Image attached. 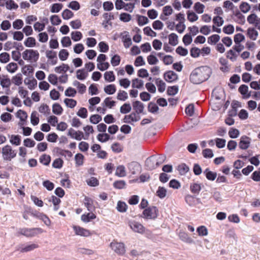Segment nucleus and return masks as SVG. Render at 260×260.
Masks as SVG:
<instances>
[{
	"label": "nucleus",
	"instance_id": "1",
	"mask_svg": "<svg viewBox=\"0 0 260 260\" xmlns=\"http://www.w3.org/2000/svg\"><path fill=\"white\" fill-rule=\"evenodd\" d=\"M211 74V70L209 67L201 66L192 71L189 79L193 84H199L208 80Z\"/></svg>",
	"mask_w": 260,
	"mask_h": 260
},
{
	"label": "nucleus",
	"instance_id": "2",
	"mask_svg": "<svg viewBox=\"0 0 260 260\" xmlns=\"http://www.w3.org/2000/svg\"><path fill=\"white\" fill-rule=\"evenodd\" d=\"M43 232L41 228H20L18 230V233L26 237H32L35 236L38 233Z\"/></svg>",
	"mask_w": 260,
	"mask_h": 260
},
{
	"label": "nucleus",
	"instance_id": "3",
	"mask_svg": "<svg viewBox=\"0 0 260 260\" xmlns=\"http://www.w3.org/2000/svg\"><path fill=\"white\" fill-rule=\"evenodd\" d=\"M3 158L6 160H11L16 156L17 151L12 149L10 145H6L2 148Z\"/></svg>",
	"mask_w": 260,
	"mask_h": 260
},
{
	"label": "nucleus",
	"instance_id": "4",
	"mask_svg": "<svg viewBox=\"0 0 260 260\" xmlns=\"http://www.w3.org/2000/svg\"><path fill=\"white\" fill-rule=\"evenodd\" d=\"M158 212V209L156 207L151 206L145 209L143 212V214L145 218L155 219L157 217Z\"/></svg>",
	"mask_w": 260,
	"mask_h": 260
},
{
	"label": "nucleus",
	"instance_id": "5",
	"mask_svg": "<svg viewBox=\"0 0 260 260\" xmlns=\"http://www.w3.org/2000/svg\"><path fill=\"white\" fill-rule=\"evenodd\" d=\"M111 248L117 253L123 254L125 253V250L124 245L122 243L112 242L110 244Z\"/></svg>",
	"mask_w": 260,
	"mask_h": 260
},
{
	"label": "nucleus",
	"instance_id": "6",
	"mask_svg": "<svg viewBox=\"0 0 260 260\" xmlns=\"http://www.w3.org/2000/svg\"><path fill=\"white\" fill-rule=\"evenodd\" d=\"M145 166L147 169L152 170L158 167L156 164V156L152 155L145 161Z\"/></svg>",
	"mask_w": 260,
	"mask_h": 260
},
{
	"label": "nucleus",
	"instance_id": "7",
	"mask_svg": "<svg viewBox=\"0 0 260 260\" xmlns=\"http://www.w3.org/2000/svg\"><path fill=\"white\" fill-rule=\"evenodd\" d=\"M103 16L105 20L103 21L102 25L105 28L107 29L108 28V25L112 26V23L111 21L114 19V16L111 13H110L109 14L108 13H105L103 14Z\"/></svg>",
	"mask_w": 260,
	"mask_h": 260
},
{
	"label": "nucleus",
	"instance_id": "8",
	"mask_svg": "<svg viewBox=\"0 0 260 260\" xmlns=\"http://www.w3.org/2000/svg\"><path fill=\"white\" fill-rule=\"evenodd\" d=\"M165 80L168 82H173L178 80L177 74L172 71H168L164 74Z\"/></svg>",
	"mask_w": 260,
	"mask_h": 260
},
{
	"label": "nucleus",
	"instance_id": "9",
	"mask_svg": "<svg viewBox=\"0 0 260 260\" xmlns=\"http://www.w3.org/2000/svg\"><path fill=\"white\" fill-rule=\"evenodd\" d=\"M38 247V245L32 243L25 246L23 244L18 245L16 247V250L20 251L21 252H26L30 251Z\"/></svg>",
	"mask_w": 260,
	"mask_h": 260
},
{
	"label": "nucleus",
	"instance_id": "10",
	"mask_svg": "<svg viewBox=\"0 0 260 260\" xmlns=\"http://www.w3.org/2000/svg\"><path fill=\"white\" fill-rule=\"evenodd\" d=\"M250 142L251 139L249 137L246 136H243L240 138L239 146L241 149H247L249 147Z\"/></svg>",
	"mask_w": 260,
	"mask_h": 260
},
{
	"label": "nucleus",
	"instance_id": "11",
	"mask_svg": "<svg viewBox=\"0 0 260 260\" xmlns=\"http://www.w3.org/2000/svg\"><path fill=\"white\" fill-rule=\"evenodd\" d=\"M68 135L70 136L72 138L76 140L80 141L84 138L83 133L81 131H75L73 128H70L69 129Z\"/></svg>",
	"mask_w": 260,
	"mask_h": 260
},
{
	"label": "nucleus",
	"instance_id": "12",
	"mask_svg": "<svg viewBox=\"0 0 260 260\" xmlns=\"http://www.w3.org/2000/svg\"><path fill=\"white\" fill-rule=\"evenodd\" d=\"M129 225L131 228L135 232L143 233L144 232L145 228L143 225L135 221L129 222Z\"/></svg>",
	"mask_w": 260,
	"mask_h": 260
},
{
	"label": "nucleus",
	"instance_id": "13",
	"mask_svg": "<svg viewBox=\"0 0 260 260\" xmlns=\"http://www.w3.org/2000/svg\"><path fill=\"white\" fill-rule=\"evenodd\" d=\"M128 170L132 175H135L138 173L141 169L140 165L136 161H132L127 165Z\"/></svg>",
	"mask_w": 260,
	"mask_h": 260
},
{
	"label": "nucleus",
	"instance_id": "14",
	"mask_svg": "<svg viewBox=\"0 0 260 260\" xmlns=\"http://www.w3.org/2000/svg\"><path fill=\"white\" fill-rule=\"evenodd\" d=\"M73 229L75 232V234L77 235L81 236L87 237L90 234L89 230L83 229L79 226L74 225Z\"/></svg>",
	"mask_w": 260,
	"mask_h": 260
},
{
	"label": "nucleus",
	"instance_id": "15",
	"mask_svg": "<svg viewBox=\"0 0 260 260\" xmlns=\"http://www.w3.org/2000/svg\"><path fill=\"white\" fill-rule=\"evenodd\" d=\"M133 107L134 110H135L136 113L139 114L143 113L144 106V104L139 101H136L133 103Z\"/></svg>",
	"mask_w": 260,
	"mask_h": 260
},
{
	"label": "nucleus",
	"instance_id": "16",
	"mask_svg": "<svg viewBox=\"0 0 260 260\" xmlns=\"http://www.w3.org/2000/svg\"><path fill=\"white\" fill-rule=\"evenodd\" d=\"M0 84L3 88H9L11 84V80L7 75H0Z\"/></svg>",
	"mask_w": 260,
	"mask_h": 260
},
{
	"label": "nucleus",
	"instance_id": "17",
	"mask_svg": "<svg viewBox=\"0 0 260 260\" xmlns=\"http://www.w3.org/2000/svg\"><path fill=\"white\" fill-rule=\"evenodd\" d=\"M46 57L51 59V63L52 65H55L57 62V57L56 53L52 50H47L46 52Z\"/></svg>",
	"mask_w": 260,
	"mask_h": 260
},
{
	"label": "nucleus",
	"instance_id": "18",
	"mask_svg": "<svg viewBox=\"0 0 260 260\" xmlns=\"http://www.w3.org/2000/svg\"><path fill=\"white\" fill-rule=\"evenodd\" d=\"M239 92L243 95L245 99H248L251 96L250 92L248 93V87L245 84L241 85L238 89Z\"/></svg>",
	"mask_w": 260,
	"mask_h": 260
},
{
	"label": "nucleus",
	"instance_id": "19",
	"mask_svg": "<svg viewBox=\"0 0 260 260\" xmlns=\"http://www.w3.org/2000/svg\"><path fill=\"white\" fill-rule=\"evenodd\" d=\"M207 179L210 181H214L217 177V173L210 171L209 168H207L204 171Z\"/></svg>",
	"mask_w": 260,
	"mask_h": 260
},
{
	"label": "nucleus",
	"instance_id": "20",
	"mask_svg": "<svg viewBox=\"0 0 260 260\" xmlns=\"http://www.w3.org/2000/svg\"><path fill=\"white\" fill-rule=\"evenodd\" d=\"M169 43L172 46H176L178 43V37L175 33L171 34L169 36Z\"/></svg>",
	"mask_w": 260,
	"mask_h": 260
},
{
	"label": "nucleus",
	"instance_id": "21",
	"mask_svg": "<svg viewBox=\"0 0 260 260\" xmlns=\"http://www.w3.org/2000/svg\"><path fill=\"white\" fill-rule=\"evenodd\" d=\"M179 236L180 239L187 243H192L193 240L188 236V234L184 232H180Z\"/></svg>",
	"mask_w": 260,
	"mask_h": 260
},
{
	"label": "nucleus",
	"instance_id": "22",
	"mask_svg": "<svg viewBox=\"0 0 260 260\" xmlns=\"http://www.w3.org/2000/svg\"><path fill=\"white\" fill-rule=\"evenodd\" d=\"M155 84L158 87V90L160 92H163L165 90L166 84L165 83L159 78L155 79Z\"/></svg>",
	"mask_w": 260,
	"mask_h": 260
},
{
	"label": "nucleus",
	"instance_id": "23",
	"mask_svg": "<svg viewBox=\"0 0 260 260\" xmlns=\"http://www.w3.org/2000/svg\"><path fill=\"white\" fill-rule=\"evenodd\" d=\"M96 215L93 213H88L86 214H84L81 216V220L84 222H88L91 219H95Z\"/></svg>",
	"mask_w": 260,
	"mask_h": 260
},
{
	"label": "nucleus",
	"instance_id": "24",
	"mask_svg": "<svg viewBox=\"0 0 260 260\" xmlns=\"http://www.w3.org/2000/svg\"><path fill=\"white\" fill-rule=\"evenodd\" d=\"M88 76V73L85 71V69H79L77 71L76 77L80 80H83L86 79Z\"/></svg>",
	"mask_w": 260,
	"mask_h": 260
},
{
	"label": "nucleus",
	"instance_id": "25",
	"mask_svg": "<svg viewBox=\"0 0 260 260\" xmlns=\"http://www.w3.org/2000/svg\"><path fill=\"white\" fill-rule=\"evenodd\" d=\"M234 15L236 17H237V19L235 20L236 22H237L239 24H244L245 22V16L243 15L239 10H237L235 13Z\"/></svg>",
	"mask_w": 260,
	"mask_h": 260
},
{
	"label": "nucleus",
	"instance_id": "26",
	"mask_svg": "<svg viewBox=\"0 0 260 260\" xmlns=\"http://www.w3.org/2000/svg\"><path fill=\"white\" fill-rule=\"evenodd\" d=\"M115 175L120 177L125 176L126 174L124 166L123 165L118 166L116 169Z\"/></svg>",
	"mask_w": 260,
	"mask_h": 260
},
{
	"label": "nucleus",
	"instance_id": "27",
	"mask_svg": "<svg viewBox=\"0 0 260 260\" xmlns=\"http://www.w3.org/2000/svg\"><path fill=\"white\" fill-rule=\"evenodd\" d=\"M177 170L181 175H185L188 172L189 167L185 164H181L178 166Z\"/></svg>",
	"mask_w": 260,
	"mask_h": 260
},
{
	"label": "nucleus",
	"instance_id": "28",
	"mask_svg": "<svg viewBox=\"0 0 260 260\" xmlns=\"http://www.w3.org/2000/svg\"><path fill=\"white\" fill-rule=\"evenodd\" d=\"M84 205L89 211H92V209L94 208L93 207V200L89 197H85Z\"/></svg>",
	"mask_w": 260,
	"mask_h": 260
},
{
	"label": "nucleus",
	"instance_id": "29",
	"mask_svg": "<svg viewBox=\"0 0 260 260\" xmlns=\"http://www.w3.org/2000/svg\"><path fill=\"white\" fill-rule=\"evenodd\" d=\"M63 109L58 103H55L52 106V112L54 114L60 115L62 114Z\"/></svg>",
	"mask_w": 260,
	"mask_h": 260
},
{
	"label": "nucleus",
	"instance_id": "30",
	"mask_svg": "<svg viewBox=\"0 0 260 260\" xmlns=\"http://www.w3.org/2000/svg\"><path fill=\"white\" fill-rule=\"evenodd\" d=\"M10 143L16 146H18L21 143V137L19 135H12L11 136V139L10 140Z\"/></svg>",
	"mask_w": 260,
	"mask_h": 260
},
{
	"label": "nucleus",
	"instance_id": "31",
	"mask_svg": "<svg viewBox=\"0 0 260 260\" xmlns=\"http://www.w3.org/2000/svg\"><path fill=\"white\" fill-rule=\"evenodd\" d=\"M247 35L250 39L255 40L258 36V32L254 28H249L247 29Z\"/></svg>",
	"mask_w": 260,
	"mask_h": 260
},
{
	"label": "nucleus",
	"instance_id": "32",
	"mask_svg": "<svg viewBox=\"0 0 260 260\" xmlns=\"http://www.w3.org/2000/svg\"><path fill=\"white\" fill-rule=\"evenodd\" d=\"M143 81L138 78H135L132 80V86L133 88H137L140 89L143 86Z\"/></svg>",
	"mask_w": 260,
	"mask_h": 260
},
{
	"label": "nucleus",
	"instance_id": "33",
	"mask_svg": "<svg viewBox=\"0 0 260 260\" xmlns=\"http://www.w3.org/2000/svg\"><path fill=\"white\" fill-rule=\"evenodd\" d=\"M13 83L16 85L19 86L22 83V76L21 73H18L12 79Z\"/></svg>",
	"mask_w": 260,
	"mask_h": 260
},
{
	"label": "nucleus",
	"instance_id": "34",
	"mask_svg": "<svg viewBox=\"0 0 260 260\" xmlns=\"http://www.w3.org/2000/svg\"><path fill=\"white\" fill-rule=\"evenodd\" d=\"M116 90V86L114 84H110L104 87V91L108 94H113Z\"/></svg>",
	"mask_w": 260,
	"mask_h": 260
},
{
	"label": "nucleus",
	"instance_id": "35",
	"mask_svg": "<svg viewBox=\"0 0 260 260\" xmlns=\"http://www.w3.org/2000/svg\"><path fill=\"white\" fill-rule=\"evenodd\" d=\"M51 161V157L49 155L43 154L40 157V161L44 165L48 166Z\"/></svg>",
	"mask_w": 260,
	"mask_h": 260
},
{
	"label": "nucleus",
	"instance_id": "36",
	"mask_svg": "<svg viewBox=\"0 0 260 260\" xmlns=\"http://www.w3.org/2000/svg\"><path fill=\"white\" fill-rule=\"evenodd\" d=\"M39 57V53L37 50L29 49V60H33L34 61L38 60Z\"/></svg>",
	"mask_w": 260,
	"mask_h": 260
},
{
	"label": "nucleus",
	"instance_id": "37",
	"mask_svg": "<svg viewBox=\"0 0 260 260\" xmlns=\"http://www.w3.org/2000/svg\"><path fill=\"white\" fill-rule=\"evenodd\" d=\"M201 187L200 184L193 183L190 184V189L191 192L195 194H199L201 190Z\"/></svg>",
	"mask_w": 260,
	"mask_h": 260
},
{
	"label": "nucleus",
	"instance_id": "38",
	"mask_svg": "<svg viewBox=\"0 0 260 260\" xmlns=\"http://www.w3.org/2000/svg\"><path fill=\"white\" fill-rule=\"evenodd\" d=\"M84 155L81 153H77L75 156L76 165L81 166L83 164Z\"/></svg>",
	"mask_w": 260,
	"mask_h": 260
},
{
	"label": "nucleus",
	"instance_id": "39",
	"mask_svg": "<svg viewBox=\"0 0 260 260\" xmlns=\"http://www.w3.org/2000/svg\"><path fill=\"white\" fill-rule=\"evenodd\" d=\"M105 80L108 82H113L115 80V77L113 71L106 72L104 74Z\"/></svg>",
	"mask_w": 260,
	"mask_h": 260
},
{
	"label": "nucleus",
	"instance_id": "40",
	"mask_svg": "<svg viewBox=\"0 0 260 260\" xmlns=\"http://www.w3.org/2000/svg\"><path fill=\"white\" fill-rule=\"evenodd\" d=\"M97 139L100 142L104 143L108 141L110 139V136L107 133L99 134L97 136Z\"/></svg>",
	"mask_w": 260,
	"mask_h": 260
},
{
	"label": "nucleus",
	"instance_id": "41",
	"mask_svg": "<svg viewBox=\"0 0 260 260\" xmlns=\"http://www.w3.org/2000/svg\"><path fill=\"white\" fill-rule=\"evenodd\" d=\"M64 103L68 107L70 108H74L77 105L76 101L72 99L66 98L64 100Z\"/></svg>",
	"mask_w": 260,
	"mask_h": 260
},
{
	"label": "nucleus",
	"instance_id": "42",
	"mask_svg": "<svg viewBox=\"0 0 260 260\" xmlns=\"http://www.w3.org/2000/svg\"><path fill=\"white\" fill-rule=\"evenodd\" d=\"M132 110V107L129 103H124L120 108V112L122 114H126Z\"/></svg>",
	"mask_w": 260,
	"mask_h": 260
},
{
	"label": "nucleus",
	"instance_id": "43",
	"mask_svg": "<svg viewBox=\"0 0 260 260\" xmlns=\"http://www.w3.org/2000/svg\"><path fill=\"white\" fill-rule=\"evenodd\" d=\"M159 110L158 107L153 102H150L148 106V110L152 113H156Z\"/></svg>",
	"mask_w": 260,
	"mask_h": 260
},
{
	"label": "nucleus",
	"instance_id": "44",
	"mask_svg": "<svg viewBox=\"0 0 260 260\" xmlns=\"http://www.w3.org/2000/svg\"><path fill=\"white\" fill-rule=\"evenodd\" d=\"M220 38L218 35H213L208 38V43L210 44H215L219 41Z\"/></svg>",
	"mask_w": 260,
	"mask_h": 260
},
{
	"label": "nucleus",
	"instance_id": "45",
	"mask_svg": "<svg viewBox=\"0 0 260 260\" xmlns=\"http://www.w3.org/2000/svg\"><path fill=\"white\" fill-rule=\"evenodd\" d=\"M178 86L177 85L169 86L167 89V94L169 95H174L178 93Z\"/></svg>",
	"mask_w": 260,
	"mask_h": 260
},
{
	"label": "nucleus",
	"instance_id": "46",
	"mask_svg": "<svg viewBox=\"0 0 260 260\" xmlns=\"http://www.w3.org/2000/svg\"><path fill=\"white\" fill-rule=\"evenodd\" d=\"M70 69V67L68 64L62 63V65L57 67L55 68V72L60 73L62 72H66Z\"/></svg>",
	"mask_w": 260,
	"mask_h": 260
},
{
	"label": "nucleus",
	"instance_id": "47",
	"mask_svg": "<svg viewBox=\"0 0 260 260\" xmlns=\"http://www.w3.org/2000/svg\"><path fill=\"white\" fill-rule=\"evenodd\" d=\"M167 190L164 187L159 186L156 191V196L160 199H163L166 196Z\"/></svg>",
	"mask_w": 260,
	"mask_h": 260
},
{
	"label": "nucleus",
	"instance_id": "48",
	"mask_svg": "<svg viewBox=\"0 0 260 260\" xmlns=\"http://www.w3.org/2000/svg\"><path fill=\"white\" fill-rule=\"evenodd\" d=\"M126 182L124 180H118L113 183V186L115 188L121 189L125 188Z\"/></svg>",
	"mask_w": 260,
	"mask_h": 260
},
{
	"label": "nucleus",
	"instance_id": "49",
	"mask_svg": "<svg viewBox=\"0 0 260 260\" xmlns=\"http://www.w3.org/2000/svg\"><path fill=\"white\" fill-rule=\"evenodd\" d=\"M137 17L138 23L140 26L144 25L149 22V20L146 16L138 15Z\"/></svg>",
	"mask_w": 260,
	"mask_h": 260
},
{
	"label": "nucleus",
	"instance_id": "50",
	"mask_svg": "<svg viewBox=\"0 0 260 260\" xmlns=\"http://www.w3.org/2000/svg\"><path fill=\"white\" fill-rule=\"evenodd\" d=\"M16 116L18 117L21 121H25L27 117V113L25 111L22 110H19L17 112Z\"/></svg>",
	"mask_w": 260,
	"mask_h": 260
},
{
	"label": "nucleus",
	"instance_id": "51",
	"mask_svg": "<svg viewBox=\"0 0 260 260\" xmlns=\"http://www.w3.org/2000/svg\"><path fill=\"white\" fill-rule=\"evenodd\" d=\"M86 182L89 186L93 187L97 186L99 184V180L94 177H91L89 179L87 180Z\"/></svg>",
	"mask_w": 260,
	"mask_h": 260
},
{
	"label": "nucleus",
	"instance_id": "52",
	"mask_svg": "<svg viewBox=\"0 0 260 260\" xmlns=\"http://www.w3.org/2000/svg\"><path fill=\"white\" fill-rule=\"evenodd\" d=\"M27 47H32L36 45V40L33 37H28L24 43Z\"/></svg>",
	"mask_w": 260,
	"mask_h": 260
},
{
	"label": "nucleus",
	"instance_id": "53",
	"mask_svg": "<svg viewBox=\"0 0 260 260\" xmlns=\"http://www.w3.org/2000/svg\"><path fill=\"white\" fill-rule=\"evenodd\" d=\"M63 5L62 4L55 3L53 4L51 7L50 11L52 13H58L62 9Z\"/></svg>",
	"mask_w": 260,
	"mask_h": 260
},
{
	"label": "nucleus",
	"instance_id": "54",
	"mask_svg": "<svg viewBox=\"0 0 260 260\" xmlns=\"http://www.w3.org/2000/svg\"><path fill=\"white\" fill-rule=\"evenodd\" d=\"M6 69L9 72L13 73L18 69V66L16 63L11 62L7 66Z\"/></svg>",
	"mask_w": 260,
	"mask_h": 260
},
{
	"label": "nucleus",
	"instance_id": "55",
	"mask_svg": "<svg viewBox=\"0 0 260 260\" xmlns=\"http://www.w3.org/2000/svg\"><path fill=\"white\" fill-rule=\"evenodd\" d=\"M127 206L124 202L121 201H119L117 203V209L120 212H124L127 210Z\"/></svg>",
	"mask_w": 260,
	"mask_h": 260
},
{
	"label": "nucleus",
	"instance_id": "56",
	"mask_svg": "<svg viewBox=\"0 0 260 260\" xmlns=\"http://www.w3.org/2000/svg\"><path fill=\"white\" fill-rule=\"evenodd\" d=\"M205 8V6L203 4H202L200 2H197L195 3L194 6V9L198 14H202L204 12V9Z\"/></svg>",
	"mask_w": 260,
	"mask_h": 260
},
{
	"label": "nucleus",
	"instance_id": "57",
	"mask_svg": "<svg viewBox=\"0 0 260 260\" xmlns=\"http://www.w3.org/2000/svg\"><path fill=\"white\" fill-rule=\"evenodd\" d=\"M73 13L69 9L64 10L62 13V17L63 19L65 20L69 19L73 17Z\"/></svg>",
	"mask_w": 260,
	"mask_h": 260
},
{
	"label": "nucleus",
	"instance_id": "58",
	"mask_svg": "<svg viewBox=\"0 0 260 260\" xmlns=\"http://www.w3.org/2000/svg\"><path fill=\"white\" fill-rule=\"evenodd\" d=\"M69 55V53L68 51L67 50L64 49H61L59 51V54H58L59 59L62 61L66 60L68 58Z\"/></svg>",
	"mask_w": 260,
	"mask_h": 260
},
{
	"label": "nucleus",
	"instance_id": "59",
	"mask_svg": "<svg viewBox=\"0 0 260 260\" xmlns=\"http://www.w3.org/2000/svg\"><path fill=\"white\" fill-rule=\"evenodd\" d=\"M71 38L73 41L77 42L82 39V34L80 31H73L71 33Z\"/></svg>",
	"mask_w": 260,
	"mask_h": 260
},
{
	"label": "nucleus",
	"instance_id": "60",
	"mask_svg": "<svg viewBox=\"0 0 260 260\" xmlns=\"http://www.w3.org/2000/svg\"><path fill=\"white\" fill-rule=\"evenodd\" d=\"M6 6L7 9H16L18 6L13 0H8L6 2Z\"/></svg>",
	"mask_w": 260,
	"mask_h": 260
},
{
	"label": "nucleus",
	"instance_id": "61",
	"mask_svg": "<svg viewBox=\"0 0 260 260\" xmlns=\"http://www.w3.org/2000/svg\"><path fill=\"white\" fill-rule=\"evenodd\" d=\"M245 40L244 36L240 33L235 35L234 41L236 45H239L240 43Z\"/></svg>",
	"mask_w": 260,
	"mask_h": 260
},
{
	"label": "nucleus",
	"instance_id": "62",
	"mask_svg": "<svg viewBox=\"0 0 260 260\" xmlns=\"http://www.w3.org/2000/svg\"><path fill=\"white\" fill-rule=\"evenodd\" d=\"M187 14L188 20L191 22L196 21L198 19V15L193 12L188 11Z\"/></svg>",
	"mask_w": 260,
	"mask_h": 260
},
{
	"label": "nucleus",
	"instance_id": "63",
	"mask_svg": "<svg viewBox=\"0 0 260 260\" xmlns=\"http://www.w3.org/2000/svg\"><path fill=\"white\" fill-rule=\"evenodd\" d=\"M10 55L7 52H3L0 54V62L7 63L10 60Z\"/></svg>",
	"mask_w": 260,
	"mask_h": 260
},
{
	"label": "nucleus",
	"instance_id": "64",
	"mask_svg": "<svg viewBox=\"0 0 260 260\" xmlns=\"http://www.w3.org/2000/svg\"><path fill=\"white\" fill-rule=\"evenodd\" d=\"M117 98L118 100L125 101L128 98L127 93L124 90H120L118 93Z\"/></svg>",
	"mask_w": 260,
	"mask_h": 260
}]
</instances>
